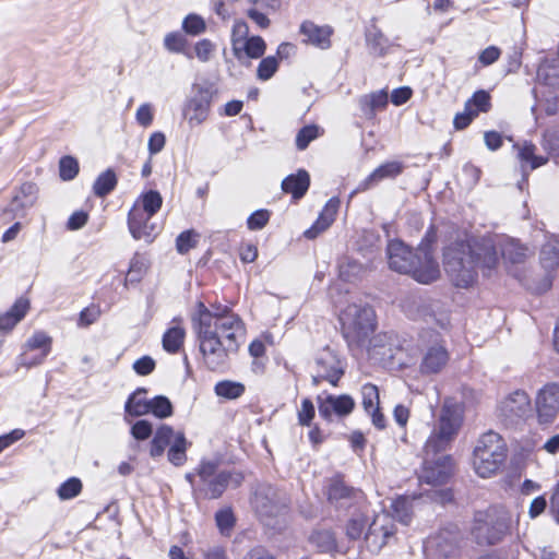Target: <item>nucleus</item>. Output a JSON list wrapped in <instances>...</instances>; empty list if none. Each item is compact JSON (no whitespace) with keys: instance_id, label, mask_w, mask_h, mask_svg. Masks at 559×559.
<instances>
[{"instance_id":"46","label":"nucleus","mask_w":559,"mask_h":559,"mask_svg":"<svg viewBox=\"0 0 559 559\" xmlns=\"http://www.w3.org/2000/svg\"><path fill=\"white\" fill-rule=\"evenodd\" d=\"M182 29L188 35L198 36L205 32L206 23L201 15L190 13L182 21Z\"/></svg>"},{"instance_id":"10","label":"nucleus","mask_w":559,"mask_h":559,"mask_svg":"<svg viewBox=\"0 0 559 559\" xmlns=\"http://www.w3.org/2000/svg\"><path fill=\"white\" fill-rule=\"evenodd\" d=\"M421 340L426 343V348L419 366L420 372L424 374L440 372L447 366L450 358L443 340L436 332L424 333Z\"/></svg>"},{"instance_id":"22","label":"nucleus","mask_w":559,"mask_h":559,"mask_svg":"<svg viewBox=\"0 0 559 559\" xmlns=\"http://www.w3.org/2000/svg\"><path fill=\"white\" fill-rule=\"evenodd\" d=\"M230 474L227 472H219L214 478L200 484L195 488V497H202L205 499H217L219 498L228 486Z\"/></svg>"},{"instance_id":"24","label":"nucleus","mask_w":559,"mask_h":559,"mask_svg":"<svg viewBox=\"0 0 559 559\" xmlns=\"http://www.w3.org/2000/svg\"><path fill=\"white\" fill-rule=\"evenodd\" d=\"M537 81L550 88H559V58H544L537 68Z\"/></svg>"},{"instance_id":"43","label":"nucleus","mask_w":559,"mask_h":559,"mask_svg":"<svg viewBox=\"0 0 559 559\" xmlns=\"http://www.w3.org/2000/svg\"><path fill=\"white\" fill-rule=\"evenodd\" d=\"M502 257L511 263H521L527 254V248L523 247L515 240H508L501 246Z\"/></svg>"},{"instance_id":"1","label":"nucleus","mask_w":559,"mask_h":559,"mask_svg":"<svg viewBox=\"0 0 559 559\" xmlns=\"http://www.w3.org/2000/svg\"><path fill=\"white\" fill-rule=\"evenodd\" d=\"M463 424V409L451 399L441 407L436 426L424 448V464L419 479L430 485H442L453 472L452 457L443 452L456 438Z\"/></svg>"},{"instance_id":"48","label":"nucleus","mask_w":559,"mask_h":559,"mask_svg":"<svg viewBox=\"0 0 559 559\" xmlns=\"http://www.w3.org/2000/svg\"><path fill=\"white\" fill-rule=\"evenodd\" d=\"M365 272L362 264L354 260H346L340 264V277L346 282L355 281Z\"/></svg>"},{"instance_id":"62","label":"nucleus","mask_w":559,"mask_h":559,"mask_svg":"<svg viewBox=\"0 0 559 559\" xmlns=\"http://www.w3.org/2000/svg\"><path fill=\"white\" fill-rule=\"evenodd\" d=\"M217 465L213 462L202 461L197 468V475L200 479V484H204L211 478H214L218 473L216 472Z\"/></svg>"},{"instance_id":"21","label":"nucleus","mask_w":559,"mask_h":559,"mask_svg":"<svg viewBox=\"0 0 559 559\" xmlns=\"http://www.w3.org/2000/svg\"><path fill=\"white\" fill-rule=\"evenodd\" d=\"M457 546V535L450 531H442L436 536L429 537L426 549L435 551L440 557H449L454 554Z\"/></svg>"},{"instance_id":"7","label":"nucleus","mask_w":559,"mask_h":559,"mask_svg":"<svg viewBox=\"0 0 559 559\" xmlns=\"http://www.w3.org/2000/svg\"><path fill=\"white\" fill-rule=\"evenodd\" d=\"M512 515L502 506H495L476 519L475 534L480 543L495 545L510 534Z\"/></svg>"},{"instance_id":"34","label":"nucleus","mask_w":559,"mask_h":559,"mask_svg":"<svg viewBox=\"0 0 559 559\" xmlns=\"http://www.w3.org/2000/svg\"><path fill=\"white\" fill-rule=\"evenodd\" d=\"M163 204V198L158 191L150 190L142 193L134 202V207H140L148 214L155 215Z\"/></svg>"},{"instance_id":"45","label":"nucleus","mask_w":559,"mask_h":559,"mask_svg":"<svg viewBox=\"0 0 559 559\" xmlns=\"http://www.w3.org/2000/svg\"><path fill=\"white\" fill-rule=\"evenodd\" d=\"M82 488V481L76 477H71L59 486L57 495L60 500H70L78 497Z\"/></svg>"},{"instance_id":"50","label":"nucleus","mask_w":559,"mask_h":559,"mask_svg":"<svg viewBox=\"0 0 559 559\" xmlns=\"http://www.w3.org/2000/svg\"><path fill=\"white\" fill-rule=\"evenodd\" d=\"M368 523V519L362 513L354 514L347 525H346V535L350 539H357L361 536L366 525Z\"/></svg>"},{"instance_id":"17","label":"nucleus","mask_w":559,"mask_h":559,"mask_svg":"<svg viewBox=\"0 0 559 559\" xmlns=\"http://www.w3.org/2000/svg\"><path fill=\"white\" fill-rule=\"evenodd\" d=\"M354 407L355 401L347 394L328 395L324 400H320L319 414L325 419H329L332 414L343 417L349 415Z\"/></svg>"},{"instance_id":"38","label":"nucleus","mask_w":559,"mask_h":559,"mask_svg":"<svg viewBox=\"0 0 559 559\" xmlns=\"http://www.w3.org/2000/svg\"><path fill=\"white\" fill-rule=\"evenodd\" d=\"M414 498L399 497L392 502L393 519L396 518L401 523L407 525L413 515Z\"/></svg>"},{"instance_id":"31","label":"nucleus","mask_w":559,"mask_h":559,"mask_svg":"<svg viewBox=\"0 0 559 559\" xmlns=\"http://www.w3.org/2000/svg\"><path fill=\"white\" fill-rule=\"evenodd\" d=\"M388 104V93L385 91H378L366 95L360 98L359 105L364 115L371 119L374 117L377 110H382Z\"/></svg>"},{"instance_id":"13","label":"nucleus","mask_w":559,"mask_h":559,"mask_svg":"<svg viewBox=\"0 0 559 559\" xmlns=\"http://www.w3.org/2000/svg\"><path fill=\"white\" fill-rule=\"evenodd\" d=\"M535 409L540 425H549L559 414V383H547L536 394Z\"/></svg>"},{"instance_id":"12","label":"nucleus","mask_w":559,"mask_h":559,"mask_svg":"<svg viewBox=\"0 0 559 559\" xmlns=\"http://www.w3.org/2000/svg\"><path fill=\"white\" fill-rule=\"evenodd\" d=\"M395 523L392 514L382 512L377 514L369 524L365 535L366 546L372 554H378L384 546L395 540Z\"/></svg>"},{"instance_id":"42","label":"nucleus","mask_w":559,"mask_h":559,"mask_svg":"<svg viewBox=\"0 0 559 559\" xmlns=\"http://www.w3.org/2000/svg\"><path fill=\"white\" fill-rule=\"evenodd\" d=\"M249 26L242 20H236L231 31V45L233 51L236 58H240L241 56V44L246 41L249 37Z\"/></svg>"},{"instance_id":"58","label":"nucleus","mask_w":559,"mask_h":559,"mask_svg":"<svg viewBox=\"0 0 559 559\" xmlns=\"http://www.w3.org/2000/svg\"><path fill=\"white\" fill-rule=\"evenodd\" d=\"M270 219V212L267 210H258L253 212L247 219V226L250 230L262 229Z\"/></svg>"},{"instance_id":"47","label":"nucleus","mask_w":559,"mask_h":559,"mask_svg":"<svg viewBox=\"0 0 559 559\" xmlns=\"http://www.w3.org/2000/svg\"><path fill=\"white\" fill-rule=\"evenodd\" d=\"M215 521L219 533L224 536H229L236 523L231 509L226 508L217 511L215 514Z\"/></svg>"},{"instance_id":"55","label":"nucleus","mask_w":559,"mask_h":559,"mask_svg":"<svg viewBox=\"0 0 559 559\" xmlns=\"http://www.w3.org/2000/svg\"><path fill=\"white\" fill-rule=\"evenodd\" d=\"M186 45V38L178 32L168 33L164 38V46L170 52H182Z\"/></svg>"},{"instance_id":"3","label":"nucleus","mask_w":559,"mask_h":559,"mask_svg":"<svg viewBox=\"0 0 559 559\" xmlns=\"http://www.w3.org/2000/svg\"><path fill=\"white\" fill-rule=\"evenodd\" d=\"M200 350L206 366L216 370L224 366L230 354L238 350L245 338V325L237 314L210 316L204 313L202 328H197Z\"/></svg>"},{"instance_id":"52","label":"nucleus","mask_w":559,"mask_h":559,"mask_svg":"<svg viewBox=\"0 0 559 559\" xmlns=\"http://www.w3.org/2000/svg\"><path fill=\"white\" fill-rule=\"evenodd\" d=\"M59 173L63 180L73 179L79 173V163L72 156H63L59 162Z\"/></svg>"},{"instance_id":"59","label":"nucleus","mask_w":559,"mask_h":559,"mask_svg":"<svg viewBox=\"0 0 559 559\" xmlns=\"http://www.w3.org/2000/svg\"><path fill=\"white\" fill-rule=\"evenodd\" d=\"M100 317V309L98 306L92 305L90 307L84 308L80 312L79 317V326L86 328L93 323H95Z\"/></svg>"},{"instance_id":"2","label":"nucleus","mask_w":559,"mask_h":559,"mask_svg":"<svg viewBox=\"0 0 559 559\" xmlns=\"http://www.w3.org/2000/svg\"><path fill=\"white\" fill-rule=\"evenodd\" d=\"M499 263L496 239L484 237L449 245L443 252V265L456 287L467 288L477 278V270L490 276Z\"/></svg>"},{"instance_id":"37","label":"nucleus","mask_w":559,"mask_h":559,"mask_svg":"<svg viewBox=\"0 0 559 559\" xmlns=\"http://www.w3.org/2000/svg\"><path fill=\"white\" fill-rule=\"evenodd\" d=\"M464 106L467 110L472 111V115L475 117L480 112H488L491 108L490 95L487 91L479 90L465 102Z\"/></svg>"},{"instance_id":"30","label":"nucleus","mask_w":559,"mask_h":559,"mask_svg":"<svg viewBox=\"0 0 559 559\" xmlns=\"http://www.w3.org/2000/svg\"><path fill=\"white\" fill-rule=\"evenodd\" d=\"M146 394V390L143 388H139L135 390L127 400L124 405L126 414L140 417L150 413V400H147L144 395Z\"/></svg>"},{"instance_id":"20","label":"nucleus","mask_w":559,"mask_h":559,"mask_svg":"<svg viewBox=\"0 0 559 559\" xmlns=\"http://www.w3.org/2000/svg\"><path fill=\"white\" fill-rule=\"evenodd\" d=\"M403 164L397 160L386 162L377 167L365 180H362L356 191H366L384 179L397 177L403 171Z\"/></svg>"},{"instance_id":"57","label":"nucleus","mask_w":559,"mask_h":559,"mask_svg":"<svg viewBox=\"0 0 559 559\" xmlns=\"http://www.w3.org/2000/svg\"><path fill=\"white\" fill-rule=\"evenodd\" d=\"M272 10H263L259 5H252L247 10L248 17L254 22L259 27L266 28L270 25L267 14Z\"/></svg>"},{"instance_id":"56","label":"nucleus","mask_w":559,"mask_h":559,"mask_svg":"<svg viewBox=\"0 0 559 559\" xmlns=\"http://www.w3.org/2000/svg\"><path fill=\"white\" fill-rule=\"evenodd\" d=\"M198 235L192 230L182 231L176 239V247L179 253L185 254L197 245Z\"/></svg>"},{"instance_id":"63","label":"nucleus","mask_w":559,"mask_h":559,"mask_svg":"<svg viewBox=\"0 0 559 559\" xmlns=\"http://www.w3.org/2000/svg\"><path fill=\"white\" fill-rule=\"evenodd\" d=\"M314 417V406L309 399H304L298 411V421L302 426H309Z\"/></svg>"},{"instance_id":"28","label":"nucleus","mask_w":559,"mask_h":559,"mask_svg":"<svg viewBox=\"0 0 559 559\" xmlns=\"http://www.w3.org/2000/svg\"><path fill=\"white\" fill-rule=\"evenodd\" d=\"M326 495L330 502L343 506L355 495V491L346 486L340 476H335L329 481Z\"/></svg>"},{"instance_id":"14","label":"nucleus","mask_w":559,"mask_h":559,"mask_svg":"<svg viewBox=\"0 0 559 559\" xmlns=\"http://www.w3.org/2000/svg\"><path fill=\"white\" fill-rule=\"evenodd\" d=\"M498 412L504 420L511 424L523 420L531 415V399L525 391L516 390L500 402Z\"/></svg>"},{"instance_id":"25","label":"nucleus","mask_w":559,"mask_h":559,"mask_svg":"<svg viewBox=\"0 0 559 559\" xmlns=\"http://www.w3.org/2000/svg\"><path fill=\"white\" fill-rule=\"evenodd\" d=\"M309 186H310V176L304 169H300L296 174H292V175L287 176L282 181V190L285 193L292 194L293 199H295V200L301 199L308 191Z\"/></svg>"},{"instance_id":"15","label":"nucleus","mask_w":559,"mask_h":559,"mask_svg":"<svg viewBox=\"0 0 559 559\" xmlns=\"http://www.w3.org/2000/svg\"><path fill=\"white\" fill-rule=\"evenodd\" d=\"M211 100L210 91L199 88L197 93L186 102L182 112L191 128L202 124L207 119Z\"/></svg>"},{"instance_id":"18","label":"nucleus","mask_w":559,"mask_h":559,"mask_svg":"<svg viewBox=\"0 0 559 559\" xmlns=\"http://www.w3.org/2000/svg\"><path fill=\"white\" fill-rule=\"evenodd\" d=\"M302 41L320 49H328L331 46L332 28L330 26H319L311 21H305L300 25Z\"/></svg>"},{"instance_id":"32","label":"nucleus","mask_w":559,"mask_h":559,"mask_svg":"<svg viewBox=\"0 0 559 559\" xmlns=\"http://www.w3.org/2000/svg\"><path fill=\"white\" fill-rule=\"evenodd\" d=\"M189 442L187 441L185 433L178 431L175 440L168 449L167 459L175 466H181L187 461V449Z\"/></svg>"},{"instance_id":"23","label":"nucleus","mask_w":559,"mask_h":559,"mask_svg":"<svg viewBox=\"0 0 559 559\" xmlns=\"http://www.w3.org/2000/svg\"><path fill=\"white\" fill-rule=\"evenodd\" d=\"M37 199V187L34 183L25 182L10 203L9 211L15 215H23L25 210L32 207Z\"/></svg>"},{"instance_id":"41","label":"nucleus","mask_w":559,"mask_h":559,"mask_svg":"<svg viewBox=\"0 0 559 559\" xmlns=\"http://www.w3.org/2000/svg\"><path fill=\"white\" fill-rule=\"evenodd\" d=\"M366 41L373 53L379 56L385 53L389 40L377 26H371V28L367 32Z\"/></svg>"},{"instance_id":"29","label":"nucleus","mask_w":559,"mask_h":559,"mask_svg":"<svg viewBox=\"0 0 559 559\" xmlns=\"http://www.w3.org/2000/svg\"><path fill=\"white\" fill-rule=\"evenodd\" d=\"M174 325L170 326L163 335V348L171 354L177 353L185 341L186 331L181 326V320L180 319H174L173 320Z\"/></svg>"},{"instance_id":"49","label":"nucleus","mask_w":559,"mask_h":559,"mask_svg":"<svg viewBox=\"0 0 559 559\" xmlns=\"http://www.w3.org/2000/svg\"><path fill=\"white\" fill-rule=\"evenodd\" d=\"M150 413L158 418H166L171 416L173 405L166 396L158 395L150 400Z\"/></svg>"},{"instance_id":"8","label":"nucleus","mask_w":559,"mask_h":559,"mask_svg":"<svg viewBox=\"0 0 559 559\" xmlns=\"http://www.w3.org/2000/svg\"><path fill=\"white\" fill-rule=\"evenodd\" d=\"M539 143L547 153V156L537 155V147L532 142L524 141L522 144L518 143L514 145L523 169L528 166L531 170H534L546 165L549 159L559 165V130L554 128L546 129L542 134Z\"/></svg>"},{"instance_id":"27","label":"nucleus","mask_w":559,"mask_h":559,"mask_svg":"<svg viewBox=\"0 0 559 559\" xmlns=\"http://www.w3.org/2000/svg\"><path fill=\"white\" fill-rule=\"evenodd\" d=\"M176 431L168 425H162L155 432L152 441L150 454L153 459L159 457L164 454L167 447L170 448L175 440Z\"/></svg>"},{"instance_id":"19","label":"nucleus","mask_w":559,"mask_h":559,"mask_svg":"<svg viewBox=\"0 0 559 559\" xmlns=\"http://www.w3.org/2000/svg\"><path fill=\"white\" fill-rule=\"evenodd\" d=\"M338 207L340 200L337 198H331L324 205L323 210L319 214V217L313 223V225L307 230H305L304 236L307 239H314L321 233L326 230L335 221Z\"/></svg>"},{"instance_id":"53","label":"nucleus","mask_w":559,"mask_h":559,"mask_svg":"<svg viewBox=\"0 0 559 559\" xmlns=\"http://www.w3.org/2000/svg\"><path fill=\"white\" fill-rule=\"evenodd\" d=\"M319 135V128L317 126H306L299 130L296 136V146L298 150L304 151L309 143L317 139Z\"/></svg>"},{"instance_id":"6","label":"nucleus","mask_w":559,"mask_h":559,"mask_svg":"<svg viewBox=\"0 0 559 559\" xmlns=\"http://www.w3.org/2000/svg\"><path fill=\"white\" fill-rule=\"evenodd\" d=\"M507 457V448L502 438L493 432L484 433L474 450V468L483 478L492 476L498 472Z\"/></svg>"},{"instance_id":"16","label":"nucleus","mask_w":559,"mask_h":559,"mask_svg":"<svg viewBox=\"0 0 559 559\" xmlns=\"http://www.w3.org/2000/svg\"><path fill=\"white\" fill-rule=\"evenodd\" d=\"M154 215L132 206L128 214V227L132 237L136 240L151 242L154 238L155 225L151 223Z\"/></svg>"},{"instance_id":"54","label":"nucleus","mask_w":559,"mask_h":559,"mask_svg":"<svg viewBox=\"0 0 559 559\" xmlns=\"http://www.w3.org/2000/svg\"><path fill=\"white\" fill-rule=\"evenodd\" d=\"M278 62L275 57H266L262 59L257 69V75L260 80L266 81L271 79L277 71Z\"/></svg>"},{"instance_id":"35","label":"nucleus","mask_w":559,"mask_h":559,"mask_svg":"<svg viewBox=\"0 0 559 559\" xmlns=\"http://www.w3.org/2000/svg\"><path fill=\"white\" fill-rule=\"evenodd\" d=\"M51 338L45 332H36L34 333L26 342V347L28 349H37L43 348V353L37 360L32 362H24L25 366L31 367L37 364H41L43 360L50 352Z\"/></svg>"},{"instance_id":"26","label":"nucleus","mask_w":559,"mask_h":559,"mask_svg":"<svg viewBox=\"0 0 559 559\" xmlns=\"http://www.w3.org/2000/svg\"><path fill=\"white\" fill-rule=\"evenodd\" d=\"M28 309V299L19 298L7 312L0 314V331L12 330L25 317Z\"/></svg>"},{"instance_id":"5","label":"nucleus","mask_w":559,"mask_h":559,"mask_svg":"<svg viewBox=\"0 0 559 559\" xmlns=\"http://www.w3.org/2000/svg\"><path fill=\"white\" fill-rule=\"evenodd\" d=\"M342 335L349 348H362L371 343L377 328V317L368 304L353 302L340 313Z\"/></svg>"},{"instance_id":"33","label":"nucleus","mask_w":559,"mask_h":559,"mask_svg":"<svg viewBox=\"0 0 559 559\" xmlns=\"http://www.w3.org/2000/svg\"><path fill=\"white\" fill-rule=\"evenodd\" d=\"M265 41L260 36L249 37L241 44V56L237 58L241 63L245 62L246 58L258 59L265 52Z\"/></svg>"},{"instance_id":"44","label":"nucleus","mask_w":559,"mask_h":559,"mask_svg":"<svg viewBox=\"0 0 559 559\" xmlns=\"http://www.w3.org/2000/svg\"><path fill=\"white\" fill-rule=\"evenodd\" d=\"M310 542L322 552L331 551L336 546L334 534L329 530L313 532Z\"/></svg>"},{"instance_id":"60","label":"nucleus","mask_w":559,"mask_h":559,"mask_svg":"<svg viewBox=\"0 0 559 559\" xmlns=\"http://www.w3.org/2000/svg\"><path fill=\"white\" fill-rule=\"evenodd\" d=\"M153 119H154V112H153L152 105L148 103L142 104L135 112L136 122L141 127L147 128L153 123Z\"/></svg>"},{"instance_id":"11","label":"nucleus","mask_w":559,"mask_h":559,"mask_svg":"<svg viewBox=\"0 0 559 559\" xmlns=\"http://www.w3.org/2000/svg\"><path fill=\"white\" fill-rule=\"evenodd\" d=\"M345 372V364L338 357L336 352L330 347L322 348L314 358V373L312 374V384L319 385L326 381L336 386Z\"/></svg>"},{"instance_id":"9","label":"nucleus","mask_w":559,"mask_h":559,"mask_svg":"<svg viewBox=\"0 0 559 559\" xmlns=\"http://www.w3.org/2000/svg\"><path fill=\"white\" fill-rule=\"evenodd\" d=\"M288 503L289 499L285 491L266 484L259 485L251 499L255 513L266 524H270V520L284 515Z\"/></svg>"},{"instance_id":"4","label":"nucleus","mask_w":559,"mask_h":559,"mask_svg":"<svg viewBox=\"0 0 559 559\" xmlns=\"http://www.w3.org/2000/svg\"><path fill=\"white\" fill-rule=\"evenodd\" d=\"M427 238L414 251L403 241L394 239L388 243L389 267L401 274H411L421 284H429L440 276V267L431 251V240Z\"/></svg>"},{"instance_id":"51","label":"nucleus","mask_w":559,"mask_h":559,"mask_svg":"<svg viewBox=\"0 0 559 559\" xmlns=\"http://www.w3.org/2000/svg\"><path fill=\"white\" fill-rule=\"evenodd\" d=\"M362 406L367 413L379 407V391L374 384L367 383L361 388Z\"/></svg>"},{"instance_id":"36","label":"nucleus","mask_w":559,"mask_h":559,"mask_svg":"<svg viewBox=\"0 0 559 559\" xmlns=\"http://www.w3.org/2000/svg\"><path fill=\"white\" fill-rule=\"evenodd\" d=\"M540 262L546 270L559 266V239L552 238L543 246Z\"/></svg>"},{"instance_id":"39","label":"nucleus","mask_w":559,"mask_h":559,"mask_svg":"<svg viewBox=\"0 0 559 559\" xmlns=\"http://www.w3.org/2000/svg\"><path fill=\"white\" fill-rule=\"evenodd\" d=\"M117 186V176L111 169L102 173L93 185L95 195L103 198L109 194Z\"/></svg>"},{"instance_id":"64","label":"nucleus","mask_w":559,"mask_h":559,"mask_svg":"<svg viewBox=\"0 0 559 559\" xmlns=\"http://www.w3.org/2000/svg\"><path fill=\"white\" fill-rule=\"evenodd\" d=\"M153 432L152 425L144 419L138 420L132 427H131V435L136 440H146L151 437Z\"/></svg>"},{"instance_id":"61","label":"nucleus","mask_w":559,"mask_h":559,"mask_svg":"<svg viewBox=\"0 0 559 559\" xmlns=\"http://www.w3.org/2000/svg\"><path fill=\"white\" fill-rule=\"evenodd\" d=\"M214 49V44L206 38L201 39L194 46L195 56L201 62H207L211 59Z\"/></svg>"},{"instance_id":"40","label":"nucleus","mask_w":559,"mask_h":559,"mask_svg":"<svg viewBox=\"0 0 559 559\" xmlns=\"http://www.w3.org/2000/svg\"><path fill=\"white\" fill-rule=\"evenodd\" d=\"M214 391L217 396L236 400L245 393L246 386L241 382L224 380L215 384Z\"/></svg>"}]
</instances>
